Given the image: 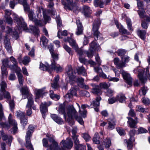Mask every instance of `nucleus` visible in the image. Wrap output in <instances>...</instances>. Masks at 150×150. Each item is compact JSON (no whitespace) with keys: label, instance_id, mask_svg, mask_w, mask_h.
I'll return each mask as SVG.
<instances>
[{"label":"nucleus","instance_id":"1","mask_svg":"<svg viewBox=\"0 0 150 150\" xmlns=\"http://www.w3.org/2000/svg\"><path fill=\"white\" fill-rule=\"evenodd\" d=\"M66 114L68 118H66V121L68 122L69 125L72 126L74 123L73 120L74 118L80 124L83 125L84 122L82 119L78 115V113L72 105H69L67 108Z\"/></svg>","mask_w":150,"mask_h":150},{"label":"nucleus","instance_id":"2","mask_svg":"<svg viewBox=\"0 0 150 150\" xmlns=\"http://www.w3.org/2000/svg\"><path fill=\"white\" fill-rule=\"evenodd\" d=\"M2 107V105L0 103V125L4 127L7 128L8 129L10 128L11 126H13L11 129V132L14 134L18 130L17 123L13 118L11 114L9 115L8 118L9 124L4 122L3 121H5V118L4 116Z\"/></svg>","mask_w":150,"mask_h":150},{"label":"nucleus","instance_id":"3","mask_svg":"<svg viewBox=\"0 0 150 150\" xmlns=\"http://www.w3.org/2000/svg\"><path fill=\"white\" fill-rule=\"evenodd\" d=\"M20 91L21 93L23 99L28 98V102L26 108H28V110L27 111L26 113L28 115L30 116L32 113L31 109L32 108L35 110L36 109V107L33 105V95L29 93V89L26 86L23 87L21 89Z\"/></svg>","mask_w":150,"mask_h":150},{"label":"nucleus","instance_id":"4","mask_svg":"<svg viewBox=\"0 0 150 150\" xmlns=\"http://www.w3.org/2000/svg\"><path fill=\"white\" fill-rule=\"evenodd\" d=\"M13 18L14 21L17 23L18 26L17 28L15 30V31L13 33V37L15 39H17L18 37V30L23 29L25 30L27 29V25L24 22L23 19L21 17H19L16 14H14L13 15Z\"/></svg>","mask_w":150,"mask_h":150},{"label":"nucleus","instance_id":"5","mask_svg":"<svg viewBox=\"0 0 150 150\" xmlns=\"http://www.w3.org/2000/svg\"><path fill=\"white\" fill-rule=\"evenodd\" d=\"M149 67H147L144 70L142 69L139 70L138 77L141 82L144 83L146 81L147 78L149 77Z\"/></svg>","mask_w":150,"mask_h":150},{"label":"nucleus","instance_id":"6","mask_svg":"<svg viewBox=\"0 0 150 150\" xmlns=\"http://www.w3.org/2000/svg\"><path fill=\"white\" fill-rule=\"evenodd\" d=\"M100 24V21L98 19L95 20L93 24V31L95 39L98 40L100 39L101 36V33L98 31V29Z\"/></svg>","mask_w":150,"mask_h":150},{"label":"nucleus","instance_id":"7","mask_svg":"<svg viewBox=\"0 0 150 150\" xmlns=\"http://www.w3.org/2000/svg\"><path fill=\"white\" fill-rule=\"evenodd\" d=\"M41 11H42L43 17L44 20L46 22L45 24H46L47 22H49L50 19V17L46 15V9L42 6L37 7V10L36 11V14L37 17L39 19H40L42 17Z\"/></svg>","mask_w":150,"mask_h":150},{"label":"nucleus","instance_id":"8","mask_svg":"<svg viewBox=\"0 0 150 150\" xmlns=\"http://www.w3.org/2000/svg\"><path fill=\"white\" fill-rule=\"evenodd\" d=\"M61 149L63 150H66L67 149H70L73 146V143L71 138H68L66 140L62 141L60 143Z\"/></svg>","mask_w":150,"mask_h":150},{"label":"nucleus","instance_id":"9","mask_svg":"<svg viewBox=\"0 0 150 150\" xmlns=\"http://www.w3.org/2000/svg\"><path fill=\"white\" fill-rule=\"evenodd\" d=\"M47 137L49 138V140L52 143L49 146L50 149L51 150H60L61 148H59L57 142L55 141L54 136L52 134H47Z\"/></svg>","mask_w":150,"mask_h":150},{"label":"nucleus","instance_id":"10","mask_svg":"<svg viewBox=\"0 0 150 150\" xmlns=\"http://www.w3.org/2000/svg\"><path fill=\"white\" fill-rule=\"evenodd\" d=\"M66 3L63 1H62V3L64 6V8L67 10H72L76 9V7L75 3H73L72 0H66Z\"/></svg>","mask_w":150,"mask_h":150},{"label":"nucleus","instance_id":"11","mask_svg":"<svg viewBox=\"0 0 150 150\" xmlns=\"http://www.w3.org/2000/svg\"><path fill=\"white\" fill-rule=\"evenodd\" d=\"M51 104L50 102H44L42 103L40 105V108L42 115L44 118L45 116V113L47 111V107L50 106Z\"/></svg>","mask_w":150,"mask_h":150},{"label":"nucleus","instance_id":"12","mask_svg":"<svg viewBox=\"0 0 150 150\" xmlns=\"http://www.w3.org/2000/svg\"><path fill=\"white\" fill-rule=\"evenodd\" d=\"M30 137L31 133L28 131L26 133V135L25 136L26 143L25 146L27 149L30 150H33V146L30 142Z\"/></svg>","mask_w":150,"mask_h":150},{"label":"nucleus","instance_id":"13","mask_svg":"<svg viewBox=\"0 0 150 150\" xmlns=\"http://www.w3.org/2000/svg\"><path fill=\"white\" fill-rule=\"evenodd\" d=\"M76 23L77 29L76 34L77 35L82 34L83 32V28L79 18L76 19Z\"/></svg>","mask_w":150,"mask_h":150},{"label":"nucleus","instance_id":"14","mask_svg":"<svg viewBox=\"0 0 150 150\" xmlns=\"http://www.w3.org/2000/svg\"><path fill=\"white\" fill-rule=\"evenodd\" d=\"M51 69L54 70L57 72H61L63 70L62 67L59 64H56L54 61L52 62L51 65Z\"/></svg>","mask_w":150,"mask_h":150},{"label":"nucleus","instance_id":"15","mask_svg":"<svg viewBox=\"0 0 150 150\" xmlns=\"http://www.w3.org/2000/svg\"><path fill=\"white\" fill-rule=\"evenodd\" d=\"M122 74L124 79L126 80L127 83L131 86L132 85V79L130 74L124 71L122 72Z\"/></svg>","mask_w":150,"mask_h":150},{"label":"nucleus","instance_id":"16","mask_svg":"<svg viewBox=\"0 0 150 150\" xmlns=\"http://www.w3.org/2000/svg\"><path fill=\"white\" fill-rule=\"evenodd\" d=\"M91 85L93 87L92 92L93 93L97 95H100L102 94V92L100 89L99 88L98 85L94 84H91Z\"/></svg>","mask_w":150,"mask_h":150},{"label":"nucleus","instance_id":"17","mask_svg":"<svg viewBox=\"0 0 150 150\" xmlns=\"http://www.w3.org/2000/svg\"><path fill=\"white\" fill-rule=\"evenodd\" d=\"M65 42H68L70 44L72 47L76 51H77L78 49V46L76 44L75 41L73 39L71 38L68 37L67 38H65L64 40Z\"/></svg>","mask_w":150,"mask_h":150},{"label":"nucleus","instance_id":"18","mask_svg":"<svg viewBox=\"0 0 150 150\" xmlns=\"http://www.w3.org/2000/svg\"><path fill=\"white\" fill-rule=\"evenodd\" d=\"M4 45L5 48L7 52L9 53H11L12 52V49L10 44L9 40L6 36L4 41Z\"/></svg>","mask_w":150,"mask_h":150},{"label":"nucleus","instance_id":"19","mask_svg":"<svg viewBox=\"0 0 150 150\" xmlns=\"http://www.w3.org/2000/svg\"><path fill=\"white\" fill-rule=\"evenodd\" d=\"M51 117L59 125H62L64 123V122L62 119L57 115L51 114Z\"/></svg>","mask_w":150,"mask_h":150},{"label":"nucleus","instance_id":"20","mask_svg":"<svg viewBox=\"0 0 150 150\" xmlns=\"http://www.w3.org/2000/svg\"><path fill=\"white\" fill-rule=\"evenodd\" d=\"M127 118L128 120V121H127L128 126L132 128H136V125L138 122L137 119L134 120L130 117H127Z\"/></svg>","mask_w":150,"mask_h":150},{"label":"nucleus","instance_id":"21","mask_svg":"<svg viewBox=\"0 0 150 150\" xmlns=\"http://www.w3.org/2000/svg\"><path fill=\"white\" fill-rule=\"evenodd\" d=\"M58 112L59 114L63 115L64 119L66 120V111L65 110V105L64 104H62L59 105Z\"/></svg>","mask_w":150,"mask_h":150},{"label":"nucleus","instance_id":"22","mask_svg":"<svg viewBox=\"0 0 150 150\" xmlns=\"http://www.w3.org/2000/svg\"><path fill=\"white\" fill-rule=\"evenodd\" d=\"M94 70L96 72L99 73L100 76L104 79H108L109 76L107 77L106 75L103 72L102 70L100 67H94Z\"/></svg>","mask_w":150,"mask_h":150},{"label":"nucleus","instance_id":"23","mask_svg":"<svg viewBox=\"0 0 150 150\" xmlns=\"http://www.w3.org/2000/svg\"><path fill=\"white\" fill-rule=\"evenodd\" d=\"M67 73L69 77V81L75 80L76 76L74 75L76 73L74 71H73L72 68L69 67L67 71Z\"/></svg>","mask_w":150,"mask_h":150},{"label":"nucleus","instance_id":"24","mask_svg":"<svg viewBox=\"0 0 150 150\" xmlns=\"http://www.w3.org/2000/svg\"><path fill=\"white\" fill-rule=\"evenodd\" d=\"M76 90L74 88H71L70 89L69 92L67 93L65 96V98L69 101L70 100V98L74 96H76Z\"/></svg>","mask_w":150,"mask_h":150},{"label":"nucleus","instance_id":"25","mask_svg":"<svg viewBox=\"0 0 150 150\" xmlns=\"http://www.w3.org/2000/svg\"><path fill=\"white\" fill-rule=\"evenodd\" d=\"M86 108H90V106L87 104H82L80 107L81 111V113H79L83 117H86V114L87 113V111L86 110Z\"/></svg>","mask_w":150,"mask_h":150},{"label":"nucleus","instance_id":"26","mask_svg":"<svg viewBox=\"0 0 150 150\" xmlns=\"http://www.w3.org/2000/svg\"><path fill=\"white\" fill-rule=\"evenodd\" d=\"M18 2L23 5L25 11H29V6L27 2V0H18Z\"/></svg>","mask_w":150,"mask_h":150},{"label":"nucleus","instance_id":"27","mask_svg":"<svg viewBox=\"0 0 150 150\" xmlns=\"http://www.w3.org/2000/svg\"><path fill=\"white\" fill-rule=\"evenodd\" d=\"M83 12L85 16L86 17H89L91 13V11L90 10V8L88 6L85 5L83 6Z\"/></svg>","mask_w":150,"mask_h":150},{"label":"nucleus","instance_id":"28","mask_svg":"<svg viewBox=\"0 0 150 150\" xmlns=\"http://www.w3.org/2000/svg\"><path fill=\"white\" fill-rule=\"evenodd\" d=\"M101 100V98L100 96H98L96 97V99L93 100L91 103V105H92L94 107H97L99 106L100 101Z\"/></svg>","mask_w":150,"mask_h":150},{"label":"nucleus","instance_id":"29","mask_svg":"<svg viewBox=\"0 0 150 150\" xmlns=\"http://www.w3.org/2000/svg\"><path fill=\"white\" fill-rule=\"evenodd\" d=\"M35 93L36 95V99L39 98L45 94V92L44 90L42 89L35 90Z\"/></svg>","mask_w":150,"mask_h":150},{"label":"nucleus","instance_id":"30","mask_svg":"<svg viewBox=\"0 0 150 150\" xmlns=\"http://www.w3.org/2000/svg\"><path fill=\"white\" fill-rule=\"evenodd\" d=\"M0 100H1L2 99L3 95H4V97L5 98L9 99H11V97L9 93L7 92L5 90L3 92H0Z\"/></svg>","mask_w":150,"mask_h":150},{"label":"nucleus","instance_id":"31","mask_svg":"<svg viewBox=\"0 0 150 150\" xmlns=\"http://www.w3.org/2000/svg\"><path fill=\"white\" fill-rule=\"evenodd\" d=\"M10 60L13 64V65H11V66H9V68L10 69H13L14 68V67H17L18 62L16 59L13 56H11L10 57Z\"/></svg>","mask_w":150,"mask_h":150},{"label":"nucleus","instance_id":"32","mask_svg":"<svg viewBox=\"0 0 150 150\" xmlns=\"http://www.w3.org/2000/svg\"><path fill=\"white\" fill-rule=\"evenodd\" d=\"M77 71L79 74H82L85 76L87 75L86 70L83 66L79 67L77 69Z\"/></svg>","mask_w":150,"mask_h":150},{"label":"nucleus","instance_id":"33","mask_svg":"<svg viewBox=\"0 0 150 150\" xmlns=\"http://www.w3.org/2000/svg\"><path fill=\"white\" fill-rule=\"evenodd\" d=\"M105 2H103L101 0H95L94 2V5L95 6H99L100 8L104 7V5H105Z\"/></svg>","mask_w":150,"mask_h":150},{"label":"nucleus","instance_id":"34","mask_svg":"<svg viewBox=\"0 0 150 150\" xmlns=\"http://www.w3.org/2000/svg\"><path fill=\"white\" fill-rule=\"evenodd\" d=\"M48 43V40L45 36H42L41 38V45L43 47H46Z\"/></svg>","mask_w":150,"mask_h":150},{"label":"nucleus","instance_id":"35","mask_svg":"<svg viewBox=\"0 0 150 150\" xmlns=\"http://www.w3.org/2000/svg\"><path fill=\"white\" fill-rule=\"evenodd\" d=\"M99 48V46L96 44L95 42L93 41L91 43L89 49L93 50V51L94 50H98Z\"/></svg>","mask_w":150,"mask_h":150},{"label":"nucleus","instance_id":"36","mask_svg":"<svg viewBox=\"0 0 150 150\" xmlns=\"http://www.w3.org/2000/svg\"><path fill=\"white\" fill-rule=\"evenodd\" d=\"M138 14L140 18H144L146 17V19L147 17H146V12L144 9H139L137 11Z\"/></svg>","mask_w":150,"mask_h":150},{"label":"nucleus","instance_id":"37","mask_svg":"<svg viewBox=\"0 0 150 150\" xmlns=\"http://www.w3.org/2000/svg\"><path fill=\"white\" fill-rule=\"evenodd\" d=\"M2 139L4 140H8V143L10 145H11V142L12 140V137L11 136H8L6 134L3 135L2 134Z\"/></svg>","mask_w":150,"mask_h":150},{"label":"nucleus","instance_id":"38","mask_svg":"<svg viewBox=\"0 0 150 150\" xmlns=\"http://www.w3.org/2000/svg\"><path fill=\"white\" fill-rule=\"evenodd\" d=\"M117 100H118L120 103H123L125 102L126 98L124 95L122 94H120L116 96Z\"/></svg>","mask_w":150,"mask_h":150},{"label":"nucleus","instance_id":"39","mask_svg":"<svg viewBox=\"0 0 150 150\" xmlns=\"http://www.w3.org/2000/svg\"><path fill=\"white\" fill-rule=\"evenodd\" d=\"M108 128L109 129L112 130L115 127V121L114 120H108Z\"/></svg>","mask_w":150,"mask_h":150},{"label":"nucleus","instance_id":"40","mask_svg":"<svg viewBox=\"0 0 150 150\" xmlns=\"http://www.w3.org/2000/svg\"><path fill=\"white\" fill-rule=\"evenodd\" d=\"M103 143L105 147L106 148H109L111 144L110 140L107 138H106L105 139H104L103 140Z\"/></svg>","mask_w":150,"mask_h":150},{"label":"nucleus","instance_id":"41","mask_svg":"<svg viewBox=\"0 0 150 150\" xmlns=\"http://www.w3.org/2000/svg\"><path fill=\"white\" fill-rule=\"evenodd\" d=\"M50 97L52 99L59 100L60 98V96L58 95L54 94L53 91L52 90H50Z\"/></svg>","mask_w":150,"mask_h":150},{"label":"nucleus","instance_id":"42","mask_svg":"<svg viewBox=\"0 0 150 150\" xmlns=\"http://www.w3.org/2000/svg\"><path fill=\"white\" fill-rule=\"evenodd\" d=\"M106 96H112L114 93V91L110 88H107L104 91Z\"/></svg>","mask_w":150,"mask_h":150},{"label":"nucleus","instance_id":"43","mask_svg":"<svg viewBox=\"0 0 150 150\" xmlns=\"http://www.w3.org/2000/svg\"><path fill=\"white\" fill-rule=\"evenodd\" d=\"M0 84L1 86L0 92H4L5 89V88H6V84L4 81L2 80L0 82Z\"/></svg>","mask_w":150,"mask_h":150},{"label":"nucleus","instance_id":"44","mask_svg":"<svg viewBox=\"0 0 150 150\" xmlns=\"http://www.w3.org/2000/svg\"><path fill=\"white\" fill-rule=\"evenodd\" d=\"M30 29L32 30L35 35L38 36L39 33V30L35 26H31Z\"/></svg>","mask_w":150,"mask_h":150},{"label":"nucleus","instance_id":"45","mask_svg":"<svg viewBox=\"0 0 150 150\" xmlns=\"http://www.w3.org/2000/svg\"><path fill=\"white\" fill-rule=\"evenodd\" d=\"M78 136H79L78 135L71 136L72 139L74 141V143L76 145V146L80 144H79L80 142L78 138Z\"/></svg>","mask_w":150,"mask_h":150},{"label":"nucleus","instance_id":"46","mask_svg":"<svg viewBox=\"0 0 150 150\" xmlns=\"http://www.w3.org/2000/svg\"><path fill=\"white\" fill-rule=\"evenodd\" d=\"M17 75L20 84L22 85L24 81L22 74L21 73H18Z\"/></svg>","mask_w":150,"mask_h":150},{"label":"nucleus","instance_id":"47","mask_svg":"<svg viewBox=\"0 0 150 150\" xmlns=\"http://www.w3.org/2000/svg\"><path fill=\"white\" fill-rule=\"evenodd\" d=\"M139 35L140 38L142 39H145V35L146 34V32L145 30H139L138 31Z\"/></svg>","mask_w":150,"mask_h":150},{"label":"nucleus","instance_id":"48","mask_svg":"<svg viewBox=\"0 0 150 150\" xmlns=\"http://www.w3.org/2000/svg\"><path fill=\"white\" fill-rule=\"evenodd\" d=\"M40 68L43 71H47L50 70L49 65L46 66L42 63H40Z\"/></svg>","mask_w":150,"mask_h":150},{"label":"nucleus","instance_id":"49","mask_svg":"<svg viewBox=\"0 0 150 150\" xmlns=\"http://www.w3.org/2000/svg\"><path fill=\"white\" fill-rule=\"evenodd\" d=\"M56 20L57 22L58 28H61L62 26V21L59 15L57 16Z\"/></svg>","mask_w":150,"mask_h":150},{"label":"nucleus","instance_id":"50","mask_svg":"<svg viewBox=\"0 0 150 150\" xmlns=\"http://www.w3.org/2000/svg\"><path fill=\"white\" fill-rule=\"evenodd\" d=\"M98 86L101 88H103L106 89L108 88L110 86V85L108 84L105 82L100 83Z\"/></svg>","mask_w":150,"mask_h":150},{"label":"nucleus","instance_id":"51","mask_svg":"<svg viewBox=\"0 0 150 150\" xmlns=\"http://www.w3.org/2000/svg\"><path fill=\"white\" fill-rule=\"evenodd\" d=\"M126 21L128 29L129 30L132 31V23L130 19L129 18H126Z\"/></svg>","mask_w":150,"mask_h":150},{"label":"nucleus","instance_id":"52","mask_svg":"<svg viewBox=\"0 0 150 150\" xmlns=\"http://www.w3.org/2000/svg\"><path fill=\"white\" fill-rule=\"evenodd\" d=\"M135 132L136 131L135 129H133L130 131L129 135L130 137L129 139H131L132 140H135L134 137L135 134Z\"/></svg>","mask_w":150,"mask_h":150},{"label":"nucleus","instance_id":"53","mask_svg":"<svg viewBox=\"0 0 150 150\" xmlns=\"http://www.w3.org/2000/svg\"><path fill=\"white\" fill-rule=\"evenodd\" d=\"M20 119L21 124L23 126H25L27 123L28 121L27 118L25 116L24 117H23L20 118Z\"/></svg>","mask_w":150,"mask_h":150},{"label":"nucleus","instance_id":"54","mask_svg":"<svg viewBox=\"0 0 150 150\" xmlns=\"http://www.w3.org/2000/svg\"><path fill=\"white\" fill-rule=\"evenodd\" d=\"M63 48L65 50L68 52L70 54H72V52L71 50V49L67 45L64 44L63 45Z\"/></svg>","mask_w":150,"mask_h":150},{"label":"nucleus","instance_id":"55","mask_svg":"<svg viewBox=\"0 0 150 150\" xmlns=\"http://www.w3.org/2000/svg\"><path fill=\"white\" fill-rule=\"evenodd\" d=\"M73 81H76L78 83H79L81 85V86L83 84L84 82V79L82 78H77L75 79V80Z\"/></svg>","mask_w":150,"mask_h":150},{"label":"nucleus","instance_id":"56","mask_svg":"<svg viewBox=\"0 0 150 150\" xmlns=\"http://www.w3.org/2000/svg\"><path fill=\"white\" fill-rule=\"evenodd\" d=\"M9 61L8 58H5L2 60V65L8 67L11 66L9 64Z\"/></svg>","mask_w":150,"mask_h":150},{"label":"nucleus","instance_id":"57","mask_svg":"<svg viewBox=\"0 0 150 150\" xmlns=\"http://www.w3.org/2000/svg\"><path fill=\"white\" fill-rule=\"evenodd\" d=\"M76 150H86V146L82 144H80L76 146Z\"/></svg>","mask_w":150,"mask_h":150},{"label":"nucleus","instance_id":"58","mask_svg":"<svg viewBox=\"0 0 150 150\" xmlns=\"http://www.w3.org/2000/svg\"><path fill=\"white\" fill-rule=\"evenodd\" d=\"M134 140H132L131 139H129L127 142V148L128 149H132L133 146L132 143Z\"/></svg>","mask_w":150,"mask_h":150},{"label":"nucleus","instance_id":"59","mask_svg":"<svg viewBox=\"0 0 150 150\" xmlns=\"http://www.w3.org/2000/svg\"><path fill=\"white\" fill-rule=\"evenodd\" d=\"M38 18H37V19ZM35 24L36 25L42 26L43 25V21L42 19L34 20Z\"/></svg>","mask_w":150,"mask_h":150},{"label":"nucleus","instance_id":"60","mask_svg":"<svg viewBox=\"0 0 150 150\" xmlns=\"http://www.w3.org/2000/svg\"><path fill=\"white\" fill-rule=\"evenodd\" d=\"M147 90V88L146 87H143L142 88L141 90L139 91V94L141 95H145Z\"/></svg>","mask_w":150,"mask_h":150},{"label":"nucleus","instance_id":"61","mask_svg":"<svg viewBox=\"0 0 150 150\" xmlns=\"http://www.w3.org/2000/svg\"><path fill=\"white\" fill-rule=\"evenodd\" d=\"M30 61V59L29 57L25 56L22 61V63L24 65H26Z\"/></svg>","mask_w":150,"mask_h":150},{"label":"nucleus","instance_id":"62","mask_svg":"<svg viewBox=\"0 0 150 150\" xmlns=\"http://www.w3.org/2000/svg\"><path fill=\"white\" fill-rule=\"evenodd\" d=\"M82 137L86 141H89L91 138L89 135L87 133H83V134Z\"/></svg>","mask_w":150,"mask_h":150},{"label":"nucleus","instance_id":"63","mask_svg":"<svg viewBox=\"0 0 150 150\" xmlns=\"http://www.w3.org/2000/svg\"><path fill=\"white\" fill-rule=\"evenodd\" d=\"M148 132L147 130L142 127H140L138 129V133H145Z\"/></svg>","mask_w":150,"mask_h":150},{"label":"nucleus","instance_id":"64","mask_svg":"<svg viewBox=\"0 0 150 150\" xmlns=\"http://www.w3.org/2000/svg\"><path fill=\"white\" fill-rule=\"evenodd\" d=\"M125 63L122 61L120 62L116 66V67L118 69H120L122 68L125 67Z\"/></svg>","mask_w":150,"mask_h":150}]
</instances>
